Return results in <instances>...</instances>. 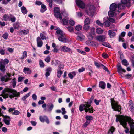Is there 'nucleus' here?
Here are the masks:
<instances>
[{"label": "nucleus", "mask_w": 134, "mask_h": 134, "mask_svg": "<svg viewBox=\"0 0 134 134\" xmlns=\"http://www.w3.org/2000/svg\"><path fill=\"white\" fill-rule=\"evenodd\" d=\"M116 122L118 121L124 128H126L124 131L126 133H129V129L127 128L126 125L127 122H128L130 127V134H134V121L130 117L127 116L125 117L124 116L116 115Z\"/></svg>", "instance_id": "1"}, {"label": "nucleus", "mask_w": 134, "mask_h": 134, "mask_svg": "<svg viewBox=\"0 0 134 134\" xmlns=\"http://www.w3.org/2000/svg\"><path fill=\"white\" fill-rule=\"evenodd\" d=\"M94 97H92L87 102H85L84 104L81 105L79 107V110L81 112L84 110L86 112H89L90 113L93 112V108L91 106V104L93 101Z\"/></svg>", "instance_id": "2"}, {"label": "nucleus", "mask_w": 134, "mask_h": 134, "mask_svg": "<svg viewBox=\"0 0 134 134\" xmlns=\"http://www.w3.org/2000/svg\"><path fill=\"white\" fill-rule=\"evenodd\" d=\"M4 91L7 92L8 93H9V97L10 99L15 97H18L20 96V93L14 89L8 88H6L4 89Z\"/></svg>", "instance_id": "3"}, {"label": "nucleus", "mask_w": 134, "mask_h": 134, "mask_svg": "<svg viewBox=\"0 0 134 134\" xmlns=\"http://www.w3.org/2000/svg\"><path fill=\"white\" fill-rule=\"evenodd\" d=\"M86 11L87 14L89 16H93L95 12V7L93 5L88 6Z\"/></svg>", "instance_id": "4"}, {"label": "nucleus", "mask_w": 134, "mask_h": 134, "mask_svg": "<svg viewBox=\"0 0 134 134\" xmlns=\"http://www.w3.org/2000/svg\"><path fill=\"white\" fill-rule=\"evenodd\" d=\"M111 105L112 108L114 110L120 111L121 110V107L117 103L114 101H112Z\"/></svg>", "instance_id": "5"}, {"label": "nucleus", "mask_w": 134, "mask_h": 134, "mask_svg": "<svg viewBox=\"0 0 134 134\" xmlns=\"http://www.w3.org/2000/svg\"><path fill=\"white\" fill-rule=\"evenodd\" d=\"M54 107L53 104L51 103H48L47 105V107L46 108H45L44 110L45 112H51Z\"/></svg>", "instance_id": "6"}, {"label": "nucleus", "mask_w": 134, "mask_h": 134, "mask_svg": "<svg viewBox=\"0 0 134 134\" xmlns=\"http://www.w3.org/2000/svg\"><path fill=\"white\" fill-rule=\"evenodd\" d=\"M39 119L40 121L42 122L43 123L46 122L47 124H49L50 122L48 118L46 116H40L39 117Z\"/></svg>", "instance_id": "7"}, {"label": "nucleus", "mask_w": 134, "mask_h": 134, "mask_svg": "<svg viewBox=\"0 0 134 134\" xmlns=\"http://www.w3.org/2000/svg\"><path fill=\"white\" fill-rule=\"evenodd\" d=\"M3 117V121L5 124L7 125H9L10 124L11 119L9 116H2Z\"/></svg>", "instance_id": "8"}, {"label": "nucleus", "mask_w": 134, "mask_h": 134, "mask_svg": "<svg viewBox=\"0 0 134 134\" xmlns=\"http://www.w3.org/2000/svg\"><path fill=\"white\" fill-rule=\"evenodd\" d=\"M106 38V37L105 35L98 36L96 37V40L99 42H101L105 41Z\"/></svg>", "instance_id": "9"}, {"label": "nucleus", "mask_w": 134, "mask_h": 134, "mask_svg": "<svg viewBox=\"0 0 134 134\" xmlns=\"http://www.w3.org/2000/svg\"><path fill=\"white\" fill-rule=\"evenodd\" d=\"M58 40L64 43H66L67 42V39L64 33L62 35H59Z\"/></svg>", "instance_id": "10"}, {"label": "nucleus", "mask_w": 134, "mask_h": 134, "mask_svg": "<svg viewBox=\"0 0 134 134\" xmlns=\"http://www.w3.org/2000/svg\"><path fill=\"white\" fill-rule=\"evenodd\" d=\"M76 4L80 8L83 9L85 7V5L83 2L81 0H76Z\"/></svg>", "instance_id": "11"}, {"label": "nucleus", "mask_w": 134, "mask_h": 134, "mask_svg": "<svg viewBox=\"0 0 134 134\" xmlns=\"http://www.w3.org/2000/svg\"><path fill=\"white\" fill-rule=\"evenodd\" d=\"M118 72L121 75L122 74V72L125 73L126 72V70L123 69L120 65H118L117 66Z\"/></svg>", "instance_id": "12"}, {"label": "nucleus", "mask_w": 134, "mask_h": 134, "mask_svg": "<svg viewBox=\"0 0 134 134\" xmlns=\"http://www.w3.org/2000/svg\"><path fill=\"white\" fill-rule=\"evenodd\" d=\"M36 41L37 43V46L39 47H41L43 45V42L41 38L40 37H37V38Z\"/></svg>", "instance_id": "13"}, {"label": "nucleus", "mask_w": 134, "mask_h": 134, "mask_svg": "<svg viewBox=\"0 0 134 134\" xmlns=\"http://www.w3.org/2000/svg\"><path fill=\"white\" fill-rule=\"evenodd\" d=\"M77 39L79 41H82L85 39V36L81 33L77 34Z\"/></svg>", "instance_id": "14"}, {"label": "nucleus", "mask_w": 134, "mask_h": 134, "mask_svg": "<svg viewBox=\"0 0 134 134\" xmlns=\"http://www.w3.org/2000/svg\"><path fill=\"white\" fill-rule=\"evenodd\" d=\"M118 7L117 4L114 3L111 4L110 6V10L116 12V8Z\"/></svg>", "instance_id": "15"}, {"label": "nucleus", "mask_w": 134, "mask_h": 134, "mask_svg": "<svg viewBox=\"0 0 134 134\" xmlns=\"http://www.w3.org/2000/svg\"><path fill=\"white\" fill-rule=\"evenodd\" d=\"M6 69L5 68V65L3 64V62L0 61V70L2 72H5Z\"/></svg>", "instance_id": "16"}, {"label": "nucleus", "mask_w": 134, "mask_h": 134, "mask_svg": "<svg viewBox=\"0 0 134 134\" xmlns=\"http://www.w3.org/2000/svg\"><path fill=\"white\" fill-rule=\"evenodd\" d=\"M108 33L110 38L113 37L115 35V33L114 32V30H109L108 31Z\"/></svg>", "instance_id": "17"}, {"label": "nucleus", "mask_w": 134, "mask_h": 134, "mask_svg": "<svg viewBox=\"0 0 134 134\" xmlns=\"http://www.w3.org/2000/svg\"><path fill=\"white\" fill-rule=\"evenodd\" d=\"M131 0H121V2L122 4L126 5L127 6H129L130 5V1Z\"/></svg>", "instance_id": "18"}, {"label": "nucleus", "mask_w": 134, "mask_h": 134, "mask_svg": "<svg viewBox=\"0 0 134 134\" xmlns=\"http://www.w3.org/2000/svg\"><path fill=\"white\" fill-rule=\"evenodd\" d=\"M23 71L24 73L29 74H30L31 73V70L28 68L24 67Z\"/></svg>", "instance_id": "19"}, {"label": "nucleus", "mask_w": 134, "mask_h": 134, "mask_svg": "<svg viewBox=\"0 0 134 134\" xmlns=\"http://www.w3.org/2000/svg\"><path fill=\"white\" fill-rule=\"evenodd\" d=\"M61 50L62 51L66 52H69L71 50V49L70 48L66 46L63 47L62 48Z\"/></svg>", "instance_id": "20"}, {"label": "nucleus", "mask_w": 134, "mask_h": 134, "mask_svg": "<svg viewBox=\"0 0 134 134\" xmlns=\"http://www.w3.org/2000/svg\"><path fill=\"white\" fill-rule=\"evenodd\" d=\"M130 108V110L132 112H134V105L132 101H129V103Z\"/></svg>", "instance_id": "21"}, {"label": "nucleus", "mask_w": 134, "mask_h": 134, "mask_svg": "<svg viewBox=\"0 0 134 134\" xmlns=\"http://www.w3.org/2000/svg\"><path fill=\"white\" fill-rule=\"evenodd\" d=\"M4 89L2 91V93H3V94H2L1 95L4 98H8V96L9 97V93H6V92H5L4 91Z\"/></svg>", "instance_id": "22"}, {"label": "nucleus", "mask_w": 134, "mask_h": 134, "mask_svg": "<svg viewBox=\"0 0 134 134\" xmlns=\"http://www.w3.org/2000/svg\"><path fill=\"white\" fill-rule=\"evenodd\" d=\"M21 11L23 14H25L27 13V11L26 8L24 6L22 7L21 8Z\"/></svg>", "instance_id": "23"}, {"label": "nucleus", "mask_w": 134, "mask_h": 134, "mask_svg": "<svg viewBox=\"0 0 134 134\" xmlns=\"http://www.w3.org/2000/svg\"><path fill=\"white\" fill-rule=\"evenodd\" d=\"M105 84L103 81H100L99 83V86L101 88L104 89L105 88Z\"/></svg>", "instance_id": "24"}, {"label": "nucleus", "mask_w": 134, "mask_h": 134, "mask_svg": "<svg viewBox=\"0 0 134 134\" xmlns=\"http://www.w3.org/2000/svg\"><path fill=\"white\" fill-rule=\"evenodd\" d=\"M54 15L57 18H59L60 20L62 19L61 14L60 12L54 13Z\"/></svg>", "instance_id": "25"}, {"label": "nucleus", "mask_w": 134, "mask_h": 134, "mask_svg": "<svg viewBox=\"0 0 134 134\" xmlns=\"http://www.w3.org/2000/svg\"><path fill=\"white\" fill-rule=\"evenodd\" d=\"M115 12L113 11L110 10L108 12V15L110 17H113L114 15L115 14Z\"/></svg>", "instance_id": "26"}, {"label": "nucleus", "mask_w": 134, "mask_h": 134, "mask_svg": "<svg viewBox=\"0 0 134 134\" xmlns=\"http://www.w3.org/2000/svg\"><path fill=\"white\" fill-rule=\"evenodd\" d=\"M31 92H29L27 94L23 96L21 98V100L23 101H24L26 99L30 96Z\"/></svg>", "instance_id": "27"}, {"label": "nucleus", "mask_w": 134, "mask_h": 134, "mask_svg": "<svg viewBox=\"0 0 134 134\" xmlns=\"http://www.w3.org/2000/svg\"><path fill=\"white\" fill-rule=\"evenodd\" d=\"M11 75L9 73H7L6 75H5L4 76L5 77V82H7L9 80L10 77L11 76Z\"/></svg>", "instance_id": "28"}, {"label": "nucleus", "mask_w": 134, "mask_h": 134, "mask_svg": "<svg viewBox=\"0 0 134 134\" xmlns=\"http://www.w3.org/2000/svg\"><path fill=\"white\" fill-rule=\"evenodd\" d=\"M10 14L9 15H8L5 14L4 15L3 18L4 20L5 21H6L10 19Z\"/></svg>", "instance_id": "29"}, {"label": "nucleus", "mask_w": 134, "mask_h": 134, "mask_svg": "<svg viewBox=\"0 0 134 134\" xmlns=\"http://www.w3.org/2000/svg\"><path fill=\"white\" fill-rule=\"evenodd\" d=\"M118 7L119 9H124L125 7V5L121 3L119 4H117Z\"/></svg>", "instance_id": "30"}, {"label": "nucleus", "mask_w": 134, "mask_h": 134, "mask_svg": "<svg viewBox=\"0 0 134 134\" xmlns=\"http://www.w3.org/2000/svg\"><path fill=\"white\" fill-rule=\"evenodd\" d=\"M13 26L15 29H18L20 27V24L19 23H16L14 24Z\"/></svg>", "instance_id": "31"}, {"label": "nucleus", "mask_w": 134, "mask_h": 134, "mask_svg": "<svg viewBox=\"0 0 134 134\" xmlns=\"http://www.w3.org/2000/svg\"><path fill=\"white\" fill-rule=\"evenodd\" d=\"M63 73V72L60 70L59 69H58L57 71V77L59 78L61 76Z\"/></svg>", "instance_id": "32"}, {"label": "nucleus", "mask_w": 134, "mask_h": 134, "mask_svg": "<svg viewBox=\"0 0 134 134\" xmlns=\"http://www.w3.org/2000/svg\"><path fill=\"white\" fill-rule=\"evenodd\" d=\"M10 19L11 21L12 22H14L16 21V17L14 16H13V15L11 14H10Z\"/></svg>", "instance_id": "33"}, {"label": "nucleus", "mask_w": 134, "mask_h": 134, "mask_svg": "<svg viewBox=\"0 0 134 134\" xmlns=\"http://www.w3.org/2000/svg\"><path fill=\"white\" fill-rule=\"evenodd\" d=\"M11 82L12 84L13 87L14 88L15 87L16 83V79L15 78L13 79H12V81Z\"/></svg>", "instance_id": "34"}, {"label": "nucleus", "mask_w": 134, "mask_h": 134, "mask_svg": "<svg viewBox=\"0 0 134 134\" xmlns=\"http://www.w3.org/2000/svg\"><path fill=\"white\" fill-rule=\"evenodd\" d=\"M90 19L88 17H87L85 19L84 24H89L90 23Z\"/></svg>", "instance_id": "35"}, {"label": "nucleus", "mask_w": 134, "mask_h": 134, "mask_svg": "<svg viewBox=\"0 0 134 134\" xmlns=\"http://www.w3.org/2000/svg\"><path fill=\"white\" fill-rule=\"evenodd\" d=\"M115 129L113 127H111L109 130L108 134H113V132L115 131Z\"/></svg>", "instance_id": "36"}, {"label": "nucleus", "mask_w": 134, "mask_h": 134, "mask_svg": "<svg viewBox=\"0 0 134 134\" xmlns=\"http://www.w3.org/2000/svg\"><path fill=\"white\" fill-rule=\"evenodd\" d=\"M57 34L59 35H62L64 34L63 31L60 29H59L56 31Z\"/></svg>", "instance_id": "37"}, {"label": "nucleus", "mask_w": 134, "mask_h": 134, "mask_svg": "<svg viewBox=\"0 0 134 134\" xmlns=\"http://www.w3.org/2000/svg\"><path fill=\"white\" fill-rule=\"evenodd\" d=\"M103 30L99 28H97L96 30V32L98 34H102L103 32Z\"/></svg>", "instance_id": "38"}, {"label": "nucleus", "mask_w": 134, "mask_h": 134, "mask_svg": "<svg viewBox=\"0 0 134 134\" xmlns=\"http://www.w3.org/2000/svg\"><path fill=\"white\" fill-rule=\"evenodd\" d=\"M103 25L106 27H109L110 25V23L109 21H106L104 23Z\"/></svg>", "instance_id": "39"}, {"label": "nucleus", "mask_w": 134, "mask_h": 134, "mask_svg": "<svg viewBox=\"0 0 134 134\" xmlns=\"http://www.w3.org/2000/svg\"><path fill=\"white\" fill-rule=\"evenodd\" d=\"M41 7L43 9H41L40 10V11L41 12L43 13L46 10V7L45 5L44 4H42L41 5Z\"/></svg>", "instance_id": "40"}, {"label": "nucleus", "mask_w": 134, "mask_h": 134, "mask_svg": "<svg viewBox=\"0 0 134 134\" xmlns=\"http://www.w3.org/2000/svg\"><path fill=\"white\" fill-rule=\"evenodd\" d=\"M94 64H95V65L98 68H99L101 66H102V65H103L102 64L100 63H98L96 62H94Z\"/></svg>", "instance_id": "41"}, {"label": "nucleus", "mask_w": 134, "mask_h": 134, "mask_svg": "<svg viewBox=\"0 0 134 134\" xmlns=\"http://www.w3.org/2000/svg\"><path fill=\"white\" fill-rule=\"evenodd\" d=\"M122 63L123 65L126 66H127L128 65L127 61L125 59H123L122 61Z\"/></svg>", "instance_id": "42"}, {"label": "nucleus", "mask_w": 134, "mask_h": 134, "mask_svg": "<svg viewBox=\"0 0 134 134\" xmlns=\"http://www.w3.org/2000/svg\"><path fill=\"white\" fill-rule=\"evenodd\" d=\"M62 23L64 25H67L68 24V21L66 19H63L62 20Z\"/></svg>", "instance_id": "43"}, {"label": "nucleus", "mask_w": 134, "mask_h": 134, "mask_svg": "<svg viewBox=\"0 0 134 134\" xmlns=\"http://www.w3.org/2000/svg\"><path fill=\"white\" fill-rule=\"evenodd\" d=\"M39 65L41 67H44V64L43 61L40 60L39 61Z\"/></svg>", "instance_id": "44"}, {"label": "nucleus", "mask_w": 134, "mask_h": 134, "mask_svg": "<svg viewBox=\"0 0 134 134\" xmlns=\"http://www.w3.org/2000/svg\"><path fill=\"white\" fill-rule=\"evenodd\" d=\"M20 113V112L17 110H14L13 112L12 113V114L13 115H18Z\"/></svg>", "instance_id": "45"}, {"label": "nucleus", "mask_w": 134, "mask_h": 134, "mask_svg": "<svg viewBox=\"0 0 134 134\" xmlns=\"http://www.w3.org/2000/svg\"><path fill=\"white\" fill-rule=\"evenodd\" d=\"M88 24H84L83 26V29L85 30L88 31L89 28V26L88 25Z\"/></svg>", "instance_id": "46"}, {"label": "nucleus", "mask_w": 134, "mask_h": 134, "mask_svg": "<svg viewBox=\"0 0 134 134\" xmlns=\"http://www.w3.org/2000/svg\"><path fill=\"white\" fill-rule=\"evenodd\" d=\"M86 119H87V120L90 121L91 120H92L93 118L91 116H86L85 117Z\"/></svg>", "instance_id": "47"}, {"label": "nucleus", "mask_w": 134, "mask_h": 134, "mask_svg": "<svg viewBox=\"0 0 134 134\" xmlns=\"http://www.w3.org/2000/svg\"><path fill=\"white\" fill-rule=\"evenodd\" d=\"M96 23L99 26L102 27L103 26V24L101 23L98 20H97L96 21Z\"/></svg>", "instance_id": "48"}, {"label": "nucleus", "mask_w": 134, "mask_h": 134, "mask_svg": "<svg viewBox=\"0 0 134 134\" xmlns=\"http://www.w3.org/2000/svg\"><path fill=\"white\" fill-rule=\"evenodd\" d=\"M23 56L21 58L22 59H23L24 58H26L27 56V52L26 51H24L23 53Z\"/></svg>", "instance_id": "49"}, {"label": "nucleus", "mask_w": 134, "mask_h": 134, "mask_svg": "<svg viewBox=\"0 0 134 134\" xmlns=\"http://www.w3.org/2000/svg\"><path fill=\"white\" fill-rule=\"evenodd\" d=\"M102 44L104 46H106L109 48H110L111 47V45L108 43L106 42H103L102 43Z\"/></svg>", "instance_id": "50"}, {"label": "nucleus", "mask_w": 134, "mask_h": 134, "mask_svg": "<svg viewBox=\"0 0 134 134\" xmlns=\"http://www.w3.org/2000/svg\"><path fill=\"white\" fill-rule=\"evenodd\" d=\"M8 37V34L7 33H5L3 34L2 35L3 37L5 39H7Z\"/></svg>", "instance_id": "51"}, {"label": "nucleus", "mask_w": 134, "mask_h": 134, "mask_svg": "<svg viewBox=\"0 0 134 134\" xmlns=\"http://www.w3.org/2000/svg\"><path fill=\"white\" fill-rule=\"evenodd\" d=\"M90 121L86 120V122L84 123L83 125V126L84 127H86L88 125L90 124Z\"/></svg>", "instance_id": "52"}, {"label": "nucleus", "mask_w": 134, "mask_h": 134, "mask_svg": "<svg viewBox=\"0 0 134 134\" xmlns=\"http://www.w3.org/2000/svg\"><path fill=\"white\" fill-rule=\"evenodd\" d=\"M54 13L60 12L59 9V8L57 7H54Z\"/></svg>", "instance_id": "53"}, {"label": "nucleus", "mask_w": 134, "mask_h": 134, "mask_svg": "<svg viewBox=\"0 0 134 134\" xmlns=\"http://www.w3.org/2000/svg\"><path fill=\"white\" fill-rule=\"evenodd\" d=\"M50 57L49 56L47 57L45 59V61L47 63L49 62L50 61Z\"/></svg>", "instance_id": "54"}, {"label": "nucleus", "mask_w": 134, "mask_h": 134, "mask_svg": "<svg viewBox=\"0 0 134 134\" xmlns=\"http://www.w3.org/2000/svg\"><path fill=\"white\" fill-rule=\"evenodd\" d=\"M2 61H3V64H8L9 62V60L7 59H5L4 60H3V59H1Z\"/></svg>", "instance_id": "55"}, {"label": "nucleus", "mask_w": 134, "mask_h": 134, "mask_svg": "<svg viewBox=\"0 0 134 134\" xmlns=\"http://www.w3.org/2000/svg\"><path fill=\"white\" fill-rule=\"evenodd\" d=\"M69 23L70 25L73 26L75 24V22L73 20H70L69 21Z\"/></svg>", "instance_id": "56"}, {"label": "nucleus", "mask_w": 134, "mask_h": 134, "mask_svg": "<svg viewBox=\"0 0 134 134\" xmlns=\"http://www.w3.org/2000/svg\"><path fill=\"white\" fill-rule=\"evenodd\" d=\"M68 30L70 32H72L73 31V27L71 26L68 27H67Z\"/></svg>", "instance_id": "57"}, {"label": "nucleus", "mask_w": 134, "mask_h": 134, "mask_svg": "<svg viewBox=\"0 0 134 134\" xmlns=\"http://www.w3.org/2000/svg\"><path fill=\"white\" fill-rule=\"evenodd\" d=\"M82 28V26L80 25L76 26L75 27V29L78 31L81 30Z\"/></svg>", "instance_id": "58"}, {"label": "nucleus", "mask_w": 134, "mask_h": 134, "mask_svg": "<svg viewBox=\"0 0 134 134\" xmlns=\"http://www.w3.org/2000/svg\"><path fill=\"white\" fill-rule=\"evenodd\" d=\"M61 110H62V114L63 115H64L66 113V111L65 110V109L64 108H61Z\"/></svg>", "instance_id": "59"}, {"label": "nucleus", "mask_w": 134, "mask_h": 134, "mask_svg": "<svg viewBox=\"0 0 134 134\" xmlns=\"http://www.w3.org/2000/svg\"><path fill=\"white\" fill-rule=\"evenodd\" d=\"M76 14L78 17H81L83 15L82 13L81 12H77Z\"/></svg>", "instance_id": "60"}, {"label": "nucleus", "mask_w": 134, "mask_h": 134, "mask_svg": "<svg viewBox=\"0 0 134 134\" xmlns=\"http://www.w3.org/2000/svg\"><path fill=\"white\" fill-rule=\"evenodd\" d=\"M40 36L42 39L43 40L46 39V37L43 34L40 33Z\"/></svg>", "instance_id": "61"}, {"label": "nucleus", "mask_w": 134, "mask_h": 134, "mask_svg": "<svg viewBox=\"0 0 134 134\" xmlns=\"http://www.w3.org/2000/svg\"><path fill=\"white\" fill-rule=\"evenodd\" d=\"M5 53V50L3 49H1L0 50V54L2 55H4Z\"/></svg>", "instance_id": "62"}, {"label": "nucleus", "mask_w": 134, "mask_h": 134, "mask_svg": "<svg viewBox=\"0 0 134 134\" xmlns=\"http://www.w3.org/2000/svg\"><path fill=\"white\" fill-rule=\"evenodd\" d=\"M64 65L62 64H60L58 68V69H59L60 70L61 69H63L64 68Z\"/></svg>", "instance_id": "63"}, {"label": "nucleus", "mask_w": 134, "mask_h": 134, "mask_svg": "<svg viewBox=\"0 0 134 134\" xmlns=\"http://www.w3.org/2000/svg\"><path fill=\"white\" fill-rule=\"evenodd\" d=\"M102 67L107 72H109V70H108V69L106 66H105L103 65H102Z\"/></svg>", "instance_id": "64"}]
</instances>
